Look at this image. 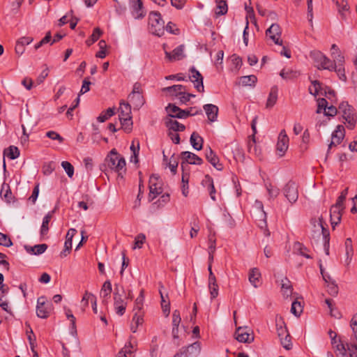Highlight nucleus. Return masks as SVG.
<instances>
[{
	"label": "nucleus",
	"instance_id": "nucleus-1",
	"mask_svg": "<svg viewBox=\"0 0 357 357\" xmlns=\"http://www.w3.org/2000/svg\"><path fill=\"white\" fill-rule=\"evenodd\" d=\"M165 109L167 114H169V116L176 117L177 119H186L190 116L202 114V109L195 107H190L188 109H182L172 103H169Z\"/></svg>",
	"mask_w": 357,
	"mask_h": 357
},
{
	"label": "nucleus",
	"instance_id": "nucleus-2",
	"mask_svg": "<svg viewBox=\"0 0 357 357\" xmlns=\"http://www.w3.org/2000/svg\"><path fill=\"white\" fill-rule=\"evenodd\" d=\"M149 24L150 32L153 34L162 36L165 33V21L158 11H152L149 13Z\"/></svg>",
	"mask_w": 357,
	"mask_h": 357
},
{
	"label": "nucleus",
	"instance_id": "nucleus-3",
	"mask_svg": "<svg viewBox=\"0 0 357 357\" xmlns=\"http://www.w3.org/2000/svg\"><path fill=\"white\" fill-rule=\"evenodd\" d=\"M105 162L108 167L119 172V174H121L120 171L126 166L125 159L118 154L115 149L109 152V154L105 158Z\"/></svg>",
	"mask_w": 357,
	"mask_h": 357
},
{
	"label": "nucleus",
	"instance_id": "nucleus-4",
	"mask_svg": "<svg viewBox=\"0 0 357 357\" xmlns=\"http://www.w3.org/2000/svg\"><path fill=\"white\" fill-rule=\"evenodd\" d=\"M124 290L121 287V293L120 292V288L118 284L114 286V291L113 294L114 298V306L116 313L120 316H122L125 312L127 305V303L124 297Z\"/></svg>",
	"mask_w": 357,
	"mask_h": 357
},
{
	"label": "nucleus",
	"instance_id": "nucleus-5",
	"mask_svg": "<svg viewBox=\"0 0 357 357\" xmlns=\"http://www.w3.org/2000/svg\"><path fill=\"white\" fill-rule=\"evenodd\" d=\"M200 351V342H195L186 347H182L173 357H196Z\"/></svg>",
	"mask_w": 357,
	"mask_h": 357
},
{
	"label": "nucleus",
	"instance_id": "nucleus-6",
	"mask_svg": "<svg viewBox=\"0 0 357 357\" xmlns=\"http://www.w3.org/2000/svg\"><path fill=\"white\" fill-rule=\"evenodd\" d=\"M162 192L160 177L153 174L149 178V198L153 200Z\"/></svg>",
	"mask_w": 357,
	"mask_h": 357
},
{
	"label": "nucleus",
	"instance_id": "nucleus-7",
	"mask_svg": "<svg viewBox=\"0 0 357 357\" xmlns=\"http://www.w3.org/2000/svg\"><path fill=\"white\" fill-rule=\"evenodd\" d=\"M52 303H46V298L40 296L37 300L36 314L38 317L46 319L50 316Z\"/></svg>",
	"mask_w": 357,
	"mask_h": 357
},
{
	"label": "nucleus",
	"instance_id": "nucleus-8",
	"mask_svg": "<svg viewBox=\"0 0 357 357\" xmlns=\"http://www.w3.org/2000/svg\"><path fill=\"white\" fill-rule=\"evenodd\" d=\"M182 162L181 163V169L188 167V165H202L203 160L197 155L190 151H183L181 153Z\"/></svg>",
	"mask_w": 357,
	"mask_h": 357
},
{
	"label": "nucleus",
	"instance_id": "nucleus-9",
	"mask_svg": "<svg viewBox=\"0 0 357 357\" xmlns=\"http://www.w3.org/2000/svg\"><path fill=\"white\" fill-rule=\"evenodd\" d=\"M284 195L291 204L295 203L298 198V191L297 184L289 181L284 187Z\"/></svg>",
	"mask_w": 357,
	"mask_h": 357
},
{
	"label": "nucleus",
	"instance_id": "nucleus-10",
	"mask_svg": "<svg viewBox=\"0 0 357 357\" xmlns=\"http://www.w3.org/2000/svg\"><path fill=\"white\" fill-rule=\"evenodd\" d=\"M190 71V75L189 76V79L194 84L195 88L199 92H203L204 91V86L202 75L195 67H192Z\"/></svg>",
	"mask_w": 357,
	"mask_h": 357
},
{
	"label": "nucleus",
	"instance_id": "nucleus-11",
	"mask_svg": "<svg viewBox=\"0 0 357 357\" xmlns=\"http://www.w3.org/2000/svg\"><path fill=\"white\" fill-rule=\"evenodd\" d=\"M266 33L276 45H282V40H280L281 36V29L278 24H273L266 30Z\"/></svg>",
	"mask_w": 357,
	"mask_h": 357
},
{
	"label": "nucleus",
	"instance_id": "nucleus-12",
	"mask_svg": "<svg viewBox=\"0 0 357 357\" xmlns=\"http://www.w3.org/2000/svg\"><path fill=\"white\" fill-rule=\"evenodd\" d=\"M205 157L217 170L221 171L223 165L220 162L219 158L210 146L205 149Z\"/></svg>",
	"mask_w": 357,
	"mask_h": 357
},
{
	"label": "nucleus",
	"instance_id": "nucleus-13",
	"mask_svg": "<svg viewBox=\"0 0 357 357\" xmlns=\"http://www.w3.org/2000/svg\"><path fill=\"white\" fill-rule=\"evenodd\" d=\"M277 150L280 152V155H283L289 147V137L284 130H282L278 136L277 143Z\"/></svg>",
	"mask_w": 357,
	"mask_h": 357
},
{
	"label": "nucleus",
	"instance_id": "nucleus-14",
	"mask_svg": "<svg viewBox=\"0 0 357 357\" xmlns=\"http://www.w3.org/2000/svg\"><path fill=\"white\" fill-rule=\"evenodd\" d=\"M278 335L280 337V343L282 347L287 350H290L292 348V343L291 342V337L287 328L282 327L278 328Z\"/></svg>",
	"mask_w": 357,
	"mask_h": 357
},
{
	"label": "nucleus",
	"instance_id": "nucleus-15",
	"mask_svg": "<svg viewBox=\"0 0 357 357\" xmlns=\"http://www.w3.org/2000/svg\"><path fill=\"white\" fill-rule=\"evenodd\" d=\"M174 117L169 116V114H167L166 118L165 119V124L167 128L169 130V131H174V132H182L184 131L185 129V126L180 123L176 120H174Z\"/></svg>",
	"mask_w": 357,
	"mask_h": 357
},
{
	"label": "nucleus",
	"instance_id": "nucleus-16",
	"mask_svg": "<svg viewBox=\"0 0 357 357\" xmlns=\"http://www.w3.org/2000/svg\"><path fill=\"white\" fill-rule=\"evenodd\" d=\"M185 45H180L176 47L172 52H165L166 58L170 61H179L183 59L185 55L184 54Z\"/></svg>",
	"mask_w": 357,
	"mask_h": 357
},
{
	"label": "nucleus",
	"instance_id": "nucleus-17",
	"mask_svg": "<svg viewBox=\"0 0 357 357\" xmlns=\"http://www.w3.org/2000/svg\"><path fill=\"white\" fill-rule=\"evenodd\" d=\"M321 233L324 239V247L327 255H329L330 233L328 229L325 228L323 223L317 222V235Z\"/></svg>",
	"mask_w": 357,
	"mask_h": 357
},
{
	"label": "nucleus",
	"instance_id": "nucleus-18",
	"mask_svg": "<svg viewBox=\"0 0 357 357\" xmlns=\"http://www.w3.org/2000/svg\"><path fill=\"white\" fill-rule=\"evenodd\" d=\"M344 137V128L342 125H338L335 130L332 134V141L328 145V149L333 146L340 144Z\"/></svg>",
	"mask_w": 357,
	"mask_h": 357
},
{
	"label": "nucleus",
	"instance_id": "nucleus-19",
	"mask_svg": "<svg viewBox=\"0 0 357 357\" xmlns=\"http://www.w3.org/2000/svg\"><path fill=\"white\" fill-rule=\"evenodd\" d=\"M235 335L236 339L241 342L250 343L254 340V336L252 334L248 333L246 328H237Z\"/></svg>",
	"mask_w": 357,
	"mask_h": 357
},
{
	"label": "nucleus",
	"instance_id": "nucleus-20",
	"mask_svg": "<svg viewBox=\"0 0 357 357\" xmlns=\"http://www.w3.org/2000/svg\"><path fill=\"white\" fill-rule=\"evenodd\" d=\"M132 9V15L135 19L143 18L146 13L143 10V3L141 0H130Z\"/></svg>",
	"mask_w": 357,
	"mask_h": 357
},
{
	"label": "nucleus",
	"instance_id": "nucleus-21",
	"mask_svg": "<svg viewBox=\"0 0 357 357\" xmlns=\"http://www.w3.org/2000/svg\"><path fill=\"white\" fill-rule=\"evenodd\" d=\"M208 121L214 122L217 120L218 114V107L213 104H206L203 107Z\"/></svg>",
	"mask_w": 357,
	"mask_h": 357
},
{
	"label": "nucleus",
	"instance_id": "nucleus-22",
	"mask_svg": "<svg viewBox=\"0 0 357 357\" xmlns=\"http://www.w3.org/2000/svg\"><path fill=\"white\" fill-rule=\"evenodd\" d=\"M342 211H343L342 208H339L333 206L330 209L331 222L333 229L340 222L342 218Z\"/></svg>",
	"mask_w": 357,
	"mask_h": 357
},
{
	"label": "nucleus",
	"instance_id": "nucleus-23",
	"mask_svg": "<svg viewBox=\"0 0 357 357\" xmlns=\"http://www.w3.org/2000/svg\"><path fill=\"white\" fill-rule=\"evenodd\" d=\"M185 90V86L181 84H175L171 86L165 87L162 89V92L167 93L170 96L178 97L181 94V91Z\"/></svg>",
	"mask_w": 357,
	"mask_h": 357
},
{
	"label": "nucleus",
	"instance_id": "nucleus-24",
	"mask_svg": "<svg viewBox=\"0 0 357 357\" xmlns=\"http://www.w3.org/2000/svg\"><path fill=\"white\" fill-rule=\"evenodd\" d=\"M128 100L132 104L135 109H139L145 103V100L142 94L130 93Z\"/></svg>",
	"mask_w": 357,
	"mask_h": 357
},
{
	"label": "nucleus",
	"instance_id": "nucleus-25",
	"mask_svg": "<svg viewBox=\"0 0 357 357\" xmlns=\"http://www.w3.org/2000/svg\"><path fill=\"white\" fill-rule=\"evenodd\" d=\"M26 251L31 255H39L44 253L47 249V245L45 243L36 245L34 246L24 245Z\"/></svg>",
	"mask_w": 357,
	"mask_h": 357
},
{
	"label": "nucleus",
	"instance_id": "nucleus-26",
	"mask_svg": "<svg viewBox=\"0 0 357 357\" xmlns=\"http://www.w3.org/2000/svg\"><path fill=\"white\" fill-rule=\"evenodd\" d=\"M278 88L277 86H273L271 88L268 97L266 101V107L268 109L272 108L276 103L278 100Z\"/></svg>",
	"mask_w": 357,
	"mask_h": 357
},
{
	"label": "nucleus",
	"instance_id": "nucleus-27",
	"mask_svg": "<svg viewBox=\"0 0 357 357\" xmlns=\"http://www.w3.org/2000/svg\"><path fill=\"white\" fill-rule=\"evenodd\" d=\"M112 291V284L109 280H106L102 287L100 290V296L102 298L103 304L107 303V299L109 298L111 292Z\"/></svg>",
	"mask_w": 357,
	"mask_h": 357
},
{
	"label": "nucleus",
	"instance_id": "nucleus-28",
	"mask_svg": "<svg viewBox=\"0 0 357 357\" xmlns=\"http://www.w3.org/2000/svg\"><path fill=\"white\" fill-rule=\"evenodd\" d=\"M261 273L257 268H252L249 272L248 279L254 287H258L260 284Z\"/></svg>",
	"mask_w": 357,
	"mask_h": 357
},
{
	"label": "nucleus",
	"instance_id": "nucleus-29",
	"mask_svg": "<svg viewBox=\"0 0 357 357\" xmlns=\"http://www.w3.org/2000/svg\"><path fill=\"white\" fill-rule=\"evenodd\" d=\"M53 211L49 212L43 219L42 225L40 230L41 238H44L49 231V223L52 218Z\"/></svg>",
	"mask_w": 357,
	"mask_h": 357
},
{
	"label": "nucleus",
	"instance_id": "nucleus-30",
	"mask_svg": "<svg viewBox=\"0 0 357 357\" xmlns=\"http://www.w3.org/2000/svg\"><path fill=\"white\" fill-rule=\"evenodd\" d=\"M308 249L301 243L295 242L293 245V252L296 255L303 256L307 259H311L312 257L307 254Z\"/></svg>",
	"mask_w": 357,
	"mask_h": 357
},
{
	"label": "nucleus",
	"instance_id": "nucleus-31",
	"mask_svg": "<svg viewBox=\"0 0 357 357\" xmlns=\"http://www.w3.org/2000/svg\"><path fill=\"white\" fill-rule=\"evenodd\" d=\"M190 142L192 146L199 151L203 147L204 139L203 138L196 132H193L190 136Z\"/></svg>",
	"mask_w": 357,
	"mask_h": 357
},
{
	"label": "nucleus",
	"instance_id": "nucleus-32",
	"mask_svg": "<svg viewBox=\"0 0 357 357\" xmlns=\"http://www.w3.org/2000/svg\"><path fill=\"white\" fill-rule=\"evenodd\" d=\"M0 195L7 203H10L13 200V193L8 183H3L2 184Z\"/></svg>",
	"mask_w": 357,
	"mask_h": 357
},
{
	"label": "nucleus",
	"instance_id": "nucleus-33",
	"mask_svg": "<svg viewBox=\"0 0 357 357\" xmlns=\"http://www.w3.org/2000/svg\"><path fill=\"white\" fill-rule=\"evenodd\" d=\"M335 5L342 18L345 20L347 18V13L349 12L348 2L346 0H341L340 1H336Z\"/></svg>",
	"mask_w": 357,
	"mask_h": 357
},
{
	"label": "nucleus",
	"instance_id": "nucleus-34",
	"mask_svg": "<svg viewBox=\"0 0 357 357\" xmlns=\"http://www.w3.org/2000/svg\"><path fill=\"white\" fill-rule=\"evenodd\" d=\"M281 289L284 296L289 297L291 295L293 288L291 282L287 278H284L281 280Z\"/></svg>",
	"mask_w": 357,
	"mask_h": 357
},
{
	"label": "nucleus",
	"instance_id": "nucleus-35",
	"mask_svg": "<svg viewBox=\"0 0 357 357\" xmlns=\"http://www.w3.org/2000/svg\"><path fill=\"white\" fill-rule=\"evenodd\" d=\"M143 321V313L135 312L130 325V330L132 333L137 332L138 326L142 324Z\"/></svg>",
	"mask_w": 357,
	"mask_h": 357
},
{
	"label": "nucleus",
	"instance_id": "nucleus-36",
	"mask_svg": "<svg viewBox=\"0 0 357 357\" xmlns=\"http://www.w3.org/2000/svg\"><path fill=\"white\" fill-rule=\"evenodd\" d=\"M119 113V119L131 116V107L130 104L121 102Z\"/></svg>",
	"mask_w": 357,
	"mask_h": 357
},
{
	"label": "nucleus",
	"instance_id": "nucleus-37",
	"mask_svg": "<svg viewBox=\"0 0 357 357\" xmlns=\"http://www.w3.org/2000/svg\"><path fill=\"white\" fill-rule=\"evenodd\" d=\"M76 234L77 230L74 228L70 229L66 234L64 248H66V250H67L68 253H70L72 249L73 238Z\"/></svg>",
	"mask_w": 357,
	"mask_h": 357
},
{
	"label": "nucleus",
	"instance_id": "nucleus-38",
	"mask_svg": "<svg viewBox=\"0 0 357 357\" xmlns=\"http://www.w3.org/2000/svg\"><path fill=\"white\" fill-rule=\"evenodd\" d=\"M20 150L15 146H10L3 151V155L7 156L10 160H15L20 156Z\"/></svg>",
	"mask_w": 357,
	"mask_h": 357
},
{
	"label": "nucleus",
	"instance_id": "nucleus-39",
	"mask_svg": "<svg viewBox=\"0 0 357 357\" xmlns=\"http://www.w3.org/2000/svg\"><path fill=\"white\" fill-rule=\"evenodd\" d=\"M335 63L333 62V61H331L330 59H328L327 56H325L321 64L319 66H317V68L324 69V70H328L330 71H333V69L335 67Z\"/></svg>",
	"mask_w": 357,
	"mask_h": 357
},
{
	"label": "nucleus",
	"instance_id": "nucleus-40",
	"mask_svg": "<svg viewBox=\"0 0 357 357\" xmlns=\"http://www.w3.org/2000/svg\"><path fill=\"white\" fill-rule=\"evenodd\" d=\"M352 241L350 238H348L345 241V249H346V255L347 259L345 260L347 264H349L351 261V257L353 255V248H352Z\"/></svg>",
	"mask_w": 357,
	"mask_h": 357
},
{
	"label": "nucleus",
	"instance_id": "nucleus-41",
	"mask_svg": "<svg viewBox=\"0 0 357 357\" xmlns=\"http://www.w3.org/2000/svg\"><path fill=\"white\" fill-rule=\"evenodd\" d=\"M310 56L316 63V66L317 67V66H320L321 64L325 55L320 51L314 50L310 52Z\"/></svg>",
	"mask_w": 357,
	"mask_h": 357
},
{
	"label": "nucleus",
	"instance_id": "nucleus-42",
	"mask_svg": "<svg viewBox=\"0 0 357 357\" xmlns=\"http://www.w3.org/2000/svg\"><path fill=\"white\" fill-rule=\"evenodd\" d=\"M257 81V78L255 75H248L243 76L240 79V83L243 86H254Z\"/></svg>",
	"mask_w": 357,
	"mask_h": 357
},
{
	"label": "nucleus",
	"instance_id": "nucleus-43",
	"mask_svg": "<svg viewBox=\"0 0 357 357\" xmlns=\"http://www.w3.org/2000/svg\"><path fill=\"white\" fill-rule=\"evenodd\" d=\"M119 120L121 124V128L125 130V132L128 133L131 132L132 127V116L120 119Z\"/></svg>",
	"mask_w": 357,
	"mask_h": 357
},
{
	"label": "nucleus",
	"instance_id": "nucleus-44",
	"mask_svg": "<svg viewBox=\"0 0 357 357\" xmlns=\"http://www.w3.org/2000/svg\"><path fill=\"white\" fill-rule=\"evenodd\" d=\"M102 33V31L98 27L95 28L90 38L86 40V44L88 46H91L93 43L98 40Z\"/></svg>",
	"mask_w": 357,
	"mask_h": 357
},
{
	"label": "nucleus",
	"instance_id": "nucleus-45",
	"mask_svg": "<svg viewBox=\"0 0 357 357\" xmlns=\"http://www.w3.org/2000/svg\"><path fill=\"white\" fill-rule=\"evenodd\" d=\"M114 114V109L113 108H108L105 111H103L97 118V120L100 122H105L107 121L109 118L112 116Z\"/></svg>",
	"mask_w": 357,
	"mask_h": 357
},
{
	"label": "nucleus",
	"instance_id": "nucleus-46",
	"mask_svg": "<svg viewBox=\"0 0 357 357\" xmlns=\"http://www.w3.org/2000/svg\"><path fill=\"white\" fill-rule=\"evenodd\" d=\"M339 109L342 112V117L354 113L353 107L347 102H342L339 105Z\"/></svg>",
	"mask_w": 357,
	"mask_h": 357
},
{
	"label": "nucleus",
	"instance_id": "nucleus-47",
	"mask_svg": "<svg viewBox=\"0 0 357 357\" xmlns=\"http://www.w3.org/2000/svg\"><path fill=\"white\" fill-rule=\"evenodd\" d=\"M217 10L215 11L216 15H223L227 13L228 8L226 1L222 0L216 2Z\"/></svg>",
	"mask_w": 357,
	"mask_h": 357
},
{
	"label": "nucleus",
	"instance_id": "nucleus-48",
	"mask_svg": "<svg viewBox=\"0 0 357 357\" xmlns=\"http://www.w3.org/2000/svg\"><path fill=\"white\" fill-rule=\"evenodd\" d=\"M160 294L161 297V306L163 310V312L165 313V316L167 317L169 314L170 312V303L169 301H166L165 296L163 295V293L161 290H160Z\"/></svg>",
	"mask_w": 357,
	"mask_h": 357
},
{
	"label": "nucleus",
	"instance_id": "nucleus-49",
	"mask_svg": "<svg viewBox=\"0 0 357 357\" xmlns=\"http://www.w3.org/2000/svg\"><path fill=\"white\" fill-rule=\"evenodd\" d=\"M144 289H142L140 291L139 295L135 300L134 310H137V312H141V310L143 307V302H144Z\"/></svg>",
	"mask_w": 357,
	"mask_h": 357
},
{
	"label": "nucleus",
	"instance_id": "nucleus-50",
	"mask_svg": "<svg viewBox=\"0 0 357 357\" xmlns=\"http://www.w3.org/2000/svg\"><path fill=\"white\" fill-rule=\"evenodd\" d=\"M291 312L296 317H299L303 312V306L301 303L297 301L292 302Z\"/></svg>",
	"mask_w": 357,
	"mask_h": 357
},
{
	"label": "nucleus",
	"instance_id": "nucleus-51",
	"mask_svg": "<svg viewBox=\"0 0 357 357\" xmlns=\"http://www.w3.org/2000/svg\"><path fill=\"white\" fill-rule=\"evenodd\" d=\"M345 121L347 123V128L350 130L354 128L356 123V118L354 113L350 114L345 117H343Z\"/></svg>",
	"mask_w": 357,
	"mask_h": 357
},
{
	"label": "nucleus",
	"instance_id": "nucleus-52",
	"mask_svg": "<svg viewBox=\"0 0 357 357\" xmlns=\"http://www.w3.org/2000/svg\"><path fill=\"white\" fill-rule=\"evenodd\" d=\"M62 167L65 169L67 175L71 178L74 174V167L68 161H63L61 162Z\"/></svg>",
	"mask_w": 357,
	"mask_h": 357
},
{
	"label": "nucleus",
	"instance_id": "nucleus-53",
	"mask_svg": "<svg viewBox=\"0 0 357 357\" xmlns=\"http://www.w3.org/2000/svg\"><path fill=\"white\" fill-rule=\"evenodd\" d=\"M178 165V162L176 158H174V154H173L171 156L169 162L167 163V165L169 167V169L173 174H176V171H177Z\"/></svg>",
	"mask_w": 357,
	"mask_h": 357
},
{
	"label": "nucleus",
	"instance_id": "nucleus-54",
	"mask_svg": "<svg viewBox=\"0 0 357 357\" xmlns=\"http://www.w3.org/2000/svg\"><path fill=\"white\" fill-rule=\"evenodd\" d=\"M223 219L227 227L234 228L235 227V221L227 211L223 213Z\"/></svg>",
	"mask_w": 357,
	"mask_h": 357
},
{
	"label": "nucleus",
	"instance_id": "nucleus-55",
	"mask_svg": "<svg viewBox=\"0 0 357 357\" xmlns=\"http://www.w3.org/2000/svg\"><path fill=\"white\" fill-rule=\"evenodd\" d=\"M0 245L8 248L13 245V243L7 235L0 232Z\"/></svg>",
	"mask_w": 357,
	"mask_h": 357
},
{
	"label": "nucleus",
	"instance_id": "nucleus-56",
	"mask_svg": "<svg viewBox=\"0 0 357 357\" xmlns=\"http://www.w3.org/2000/svg\"><path fill=\"white\" fill-rule=\"evenodd\" d=\"M51 40H52L51 32L48 31L46 33L45 36L39 43H38L37 44L35 45V49L36 50L39 49L43 45L50 43L51 41Z\"/></svg>",
	"mask_w": 357,
	"mask_h": 357
},
{
	"label": "nucleus",
	"instance_id": "nucleus-57",
	"mask_svg": "<svg viewBox=\"0 0 357 357\" xmlns=\"http://www.w3.org/2000/svg\"><path fill=\"white\" fill-rule=\"evenodd\" d=\"M145 235L143 234H138L136 237H135V246H134V249L135 248H141L143 243H144V241H145Z\"/></svg>",
	"mask_w": 357,
	"mask_h": 357
},
{
	"label": "nucleus",
	"instance_id": "nucleus-58",
	"mask_svg": "<svg viewBox=\"0 0 357 357\" xmlns=\"http://www.w3.org/2000/svg\"><path fill=\"white\" fill-rule=\"evenodd\" d=\"M266 189L271 197H276L279 195V189L271 183L266 184Z\"/></svg>",
	"mask_w": 357,
	"mask_h": 357
},
{
	"label": "nucleus",
	"instance_id": "nucleus-59",
	"mask_svg": "<svg viewBox=\"0 0 357 357\" xmlns=\"http://www.w3.org/2000/svg\"><path fill=\"white\" fill-rule=\"evenodd\" d=\"M333 58V62L335 63L336 66H344V57L341 52H337L336 55L332 56Z\"/></svg>",
	"mask_w": 357,
	"mask_h": 357
},
{
	"label": "nucleus",
	"instance_id": "nucleus-60",
	"mask_svg": "<svg viewBox=\"0 0 357 357\" xmlns=\"http://www.w3.org/2000/svg\"><path fill=\"white\" fill-rule=\"evenodd\" d=\"M333 71L336 72V73L337 74L339 78L341 80L346 81L347 77L345 75L344 66H335V68L333 69Z\"/></svg>",
	"mask_w": 357,
	"mask_h": 357
},
{
	"label": "nucleus",
	"instance_id": "nucleus-61",
	"mask_svg": "<svg viewBox=\"0 0 357 357\" xmlns=\"http://www.w3.org/2000/svg\"><path fill=\"white\" fill-rule=\"evenodd\" d=\"M216 247V240L214 234L208 236V252H215Z\"/></svg>",
	"mask_w": 357,
	"mask_h": 357
},
{
	"label": "nucleus",
	"instance_id": "nucleus-62",
	"mask_svg": "<svg viewBox=\"0 0 357 357\" xmlns=\"http://www.w3.org/2000/svg\"><path fill=\"white\" fill-rule=\"evenodd\" d=\"M313 88H310V93L314 96H317L321 90V83L319 81H313L312 82Z\"/></svg>",
	"mask_w": 357,
	"mask_h": 357
},
{
	"label": "nucleus",
	"instance_id": "nucleus-63",
	"mask_svg": "<svg viewBox=\"0 0 357 357\" xmlns=\"http://www.w3.org/2000/svg\"><path fill=\"white\" fill-rule=\"evenodd\" d=\"M336 351L339 353L337 355H340L341 357H348L347 354V349L345 348L344 345L342 343H339L335 346Z\"/></svg>",
	"mask_w": 357,
	"mask_h": 357
},
{
	"label": "nucleus",
	"instance_id": "nucleus-64",
	"mask_svg": "<svg viewBox=\"0 0 357 357\" xmlns=\"http://www.w3.org/2000/svg\"><path fill=\"white\" fill-rule=\"evenodd\" d=\"M349 357H357V345L355 344H347Z\"/></svg>",
	"mask_w": 357,
	"mask_h": 357
}]
</instances>
